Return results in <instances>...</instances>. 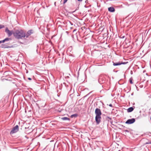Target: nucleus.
Instances as JSON below:
<instances>
[{
	"label": "nucleus",
	"instance_id": "24",
	"mask_svg": "<svg viewBox=\"0 0 151 151\" xmlns=\"http://www.w3.org/2000/svg\"><path fill=\"white\" fill-rule=\"evenodd\" d=\"M76 29H74L73 31V32H74L75 31H76Z\"/></svg>",
	"mask_w": 151,
	"mask_h": 151
},
{
	"label": "nucleus",
	"instance_id": "29",
	"mask_svg": "<svg viewBox=\"0 0 151 151\" xmlns=\"http://www.w3.org/2000/svg\"><path fill=\"white\" fill-rule=\"evenodd\" d=\"M1 43V42L0 41V44Z\"/></svg>",
	"mask_w": 151,
	"mask_h": 151
},
{
	"label": "nucleus",
	"instance_id": "14",
	"mask_svg": "<svg viewBox=\"0 0 151 151\" xmlns=\"http://www.w3.org/2000/svg\"><path fill=\"white\" fill-rule=\"evenodd\" d=\"M129 82L130 83H131V84H132L133 83V82L132 81V79H131V78H130L129 79Z\"/></svg>",
	"mask_w": 151,
	"mask_h": 151
},
{
	"label": "nucleus",
	"instance_id": "1",
	"mask_svg": "<svg viewBox=\"0 0 151 151\" xmlns=\"http://www.w3.org/2000/svg\"><path fill=\"white\" fill-rule=\"evenodd\" d=\"M13 35L15 38L18 39L24 38V32L21 29L15 30L13 33Z\"/></svg>",
	"mask_w": 151,
	"mask_h": 151
},
{
	"label": "nucleus",
	"instance_id": "7",
	"mask_svg": "<svg viewBox=\"0 0 151 151\" xmlns=\"http://www.w3.org/2000/svg\"><path fill=\"white\" fill-rule=\"evenodd\" d=\"M135 119L134 118H132L131 119L127 120L125 122V123L127 124H133L135 122Z\"/></svg>",
	"mask_w": 151,
	"mask_h": 151
},
{
	"label": "nucleus",
	"instance_id": "12",
	"mask_svg": "<svg viewBox=\"0 0 151 151\" xmlns=\"http://www.w3.org/2000/svg\"><path fill=\"white\" fill-rule=\"evenodd\" d=\"M61 119L63 120H69L70 119L67 117H64L61 118Z\"/></svg>",
	"mask_w": 151,
	"mask_h": 151
},
{
	"label": "nucleus",
	"instance_id": "25",
	"mask_svg": "<svg viewBox=\"0 0 151 151\" xmlns=\"http://www.w3.org/2000/svg\"><path fill=\"white\" fill-rule=\"evenodd\" d=\"M102 82L101 83H104V80H102Z\"/></svg>",
	"mask_w": 151,
	"mask_h": 151
},
{
	"label": "nucleus",
	"instance_id": "3",
	"mask_svg": "<svg viewBox=\"0 0 151 151\" xmlns=\"http://www.w3.org/2000/svg\"><path fill=\"white\" fill-rule=\"evenodd\" d=\"M19 130V126L18 125H16L14 127L11 131L10 132V134H12L14 133L17 132Z\"/></svg>",
	"mask_w": 151,
	"mask_h": 151
},
{
	"label": "nucleus",
	"instance_id": "9",
	"mask_svg": "<svg viewBox=\"0 0 151 151\" xmlns=\"http://www.w3.org/2000/svg\"><path fill=\"white\" fill-rule=\"evenodd\" d=\"M11 40V39L10 38H6L4 40H3L0 41L1 42V43H4L5 41H8L9 40Z\"/></svg>",
	"mask_w": 151,
	"mask_h": 151
},
{
	"label": "nucleus",
	"instance_id": "27",
	"mask_svg": "<svg viewBox=\"0 0 151 151\" xmlns=\"http://www.w3.org/2000/svg\"><path fill=\"white\" fill-rule=\"evenodd\" d=\"M71 25H73V24L72 23H71Z\"/></svg>",
	"mask_w": 151,
	"mask_h": 151
},
{
	"label": "nucleus",
	"instance_id": "21",
	"mask_svg": "<svg viewBox=\"0 0 151 151\" xmlns=\"http://www.w3.org/2000/svg\"><path fill=\"white\" fill-rule=\"evenodd\" d=\"M79 2H81L83 0H77Z\"/></svg>",
	"mask_w": 151,
	"mask_h": 151
},
{
	"label": "nucleus",
	"instance_id": "20",
	"mask_svg": "<svg viewBox=\"0 0 151 151\" xmlns=\"http://www.w3.org/2000/svg\"><path fill=\"white\" fill-rule=\"evenodd\" d=\"M109 106L110 107H113L112 106V105L111 104H110L109 105Z\"/></svg>",
	"mask_w": 151,
	"mask_h": 151
},
{
	"label": "nucleus",
	"instance_id": "11",
	"mask_svg": "<svg viewBox=\"0 0 151 151\" xmlns=\"http://www.w3.org/2000/svg\"><path fill=\"white\" fill-rule=\"evenodd\" d=\"M134 108L133 107H129L127 109V111L128 112H131L134 110Z\"/></svg>",
	"mask_w": 151,
	"mask_h": 151
},
{
	"label": "nucleus",
	"instance_id": "5",
	"mask_svg": "<svg viewBox=\"0 0 151 151\" xmlns=\"http://www.w3.org/2000/svg\"><path fill=\"white\" fill-rule=\"evenodd\" d=\"M5 32L7 34L9 37H10L12 35L14 32L13 31L9 30L7 27H6L5 29Z\"/></svg>",
	"mask_w": 151,
	"mask_h": 151
},
{
	"label": "nucleus",
	"instance_id": "23",
	"mask_svg": "<svg viewBox=\"0 0 151 151\" xmlns=\"http://www.w3.org/2000/svg\"><path fill=\"white\" fill-rule=\"evenodd\" d=\"M150 143H151V142H146V144H150Z\"/></svg>",
	"mask_w": 151,
	"mask_h": 151
},
{
	"label": "nucleus",
	"instance_id": "26",
	"mask_svg": "<svg viewBox=\"0 0 151 151\" xmlns=\"http://www.w3.org/2000/svg\"><path fill=\"white\" fill-rule=\"evenodd\" d=\"M124 37H125V36H123V37H122V38H124Z\"/></svg>",
	"mask_w": 151,
	"mask_h": 151
},
{
	"label": "nucleus",
	"instance_id": "6",
	"mask_svg": "<svg viewBox=\"0 0 151 151\" xmlns=\"http://www.w3.org/2000/svg\"><path fill=\"white\" fill-rule=\"evenodd\" d=\"M113 65L114 66H117L119 65H120L122 64H126L128 63V62H118L114 63V62H113Z\"/></svg>",
	"mask_w": 151,
	"mask_h": 151
},
{
	"label": "nucleus",
	"instance_id": "17",
	"mask_svg": "<svg viewBox=\"0 0 151 151\" xmlns=\"http://www.w3.org/2000/svg\"><path fill=\"white\" fill-rule=\"evenodd\" d=\"M68 0H64L63 2V4H65L67 2Z\"/></svg>",
	"mask_w": 151,
	"mask_h": 151
},
{
	"label": "nucleus",
	"instance_id": "2",
	"mask_svg": "<svg viewBox=\"0 0 151 151\" xmlns=\"http://www.w3.org/2000/svg\"><path fill=\"white\" fill-rule=\"evenodd\" d=\"M95 121L97 124H99L101 121V112L100 109L97 108L95 110Z\"/></svg>",
	"mask_w": 151,
	"mask_h": 151
},
{
	"label": "nucleus",
	"instance_id": "19",
	"mask_svg": "<svg viewBox=\"0 0 151 151\" xmlns=\"http://www.w3.org/2000/svg\"><path fill=\"white\" fill-rule=\"evenodd\" d=\"M125 132H129V131L128 130H125Z\"/></svg>",
	"mask_w": 151,
	"mask_h": 151
},
{
	"label": "nucleus",
	"instance_id": "16",
	"mask_svg": "<svg viewBox=\"0 0 151 151\" xmlns=\"http://www.w3.org/2000/svg\"><path fill=\"white\" fill-rule=\"evenodd\" d=\"M4 27V26L3 25H0V29L3 28Z\"/></svg>",
	"mask_w": 151,
	"mask_h": 151
},
{
	"label": "nucleus",
	"instance_id": "10",
	"mask_svg": "<svg viewBox=\"0 0 151 151\" xmlns=\"http://www.w3.org/2000/svg\"><path fill=\"white\" fill-rule=\"evenodd\" d=\"M1 47L4 48H9L11 47L5 44H3L1 45Z\"/></svg>",
	"mask_w": 151,
	"mask_h": 151
},
{
	"label": "nucleus",
	"instance_id": "18",
	"mask_svg": "<svg viewBox=\"0 0 151 151\" xmlns=\"http://www.w3.org/2000/svg\"><path fill=\"white\" fill-rule=\"evenodd\" d=\"M107 118L109 119L110 120H111V118H110V117L109 116H107Z\"/></svg>",
	"mask_w": 151,
	"mask_h": 151
},
{
	"label": "nucleus",
	"instance_id": "8",
	"mask_svg": "<svg viewBox=\"0 0 151 151\" xmlns=\"http://www.w3.org/2000/svg\"><path fill=\"white\" fill-rule=\"evenodd\" d=\"M115 9L113 7H110L108 8V11L111 12H114L115 11Z\"/></svg>",
	"mask_w": 151,
	"mask_h": 151
},
{
	"label": "nucleus",
	"instance_id": "22",
	"mask_svg": "<svg viewBox=\"0 0 151 151\" xmlns=\"http://www.w3.org/2000/svg\"><path fill=\"white\" fill-rule=\"evenodd\" d=\"M28 79L30 80H32V79L30 78H28Z\"/></svg>",
	"mask_w": 151,
	"mask_h": 151
},
{
	"label": "nucleus",
	"instance_id": "15",
	"mask_svg": "<svg viewBox=\"0 0 151 151\" xmlns=\"http://www.w3.org/2000/svg\"><path fill=\"white\" fill-rule=\"evenodd\" d=\"M101 80H102V78H101V77L100 76L99 77V83H101Z\"/></svg>",
	"mask_w": 151,
	"mask_h": 151
},
{
	"label": "nucleus",
	"instance_id": "4",
	"mask_svg": "<svg viewBox=\"0 0 151 151\" xmlns=\"http://www.w3.org/2000/svg\"><path fill=\"white\" fill-rule=\"evenodd\" d=\"M33 33V30L32 29L28 30L26 33H25L24 32V37H25L26 38H28Z\"/></svg>",
	"mask_w": 151,
	"mask_h": 151
},
{
	"label": "nucleus",
	"instance_id": "13",
	"mask_svg": "<svg viewBox=\"0 0 151 151\" xmlns=\"http://www.w3.org/2000/svg\"><path fill=\"white\" fill-rule=\"evenodd\" d=\"M78 116V114H73V115H72L71 116V118H73V117H77Z\"/></svg>",
	"mask_w": 151,
	"mask_h": 151
},
{
	"label": "nucleus",
	"instance_id": "28",
	"mask_svg": "<svg viewBox=\"0 0 151 151\" xmlns=\"http://www.w3.org/2000/svg\"><path fill=\"white\" fill-rule=\"evenodd\" d=\"M20 43H22H22H22L21 42Z\"/></svg>",
	"mask_w": 151,
	"mask_h": 151
}]
</instances>
